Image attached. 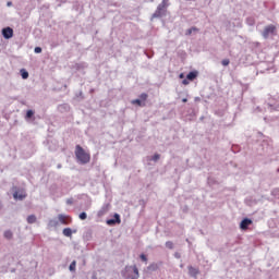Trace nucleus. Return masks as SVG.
I'll return each mask as SVG.
<instances>
[{
  "instance_id": "f257e3e1",
  "label": "nucleus",
  "mask_w": 279,
  "mask_h": 279,
  "mask_svg": "<svg viewBox=\"0 0 279 279\" xmlns=\"http://www.w3.org/2000/svg\"><path fill=\"white\" fill-rule=\"evenodd\" d=\"M75 156L80 165H88V162H90V155L80 145L75 147Z\"/></svg>"
},
{
  "instance_id": "f03ea898",
  "label": "nucleus",
  "mask_w": 279,
  "mask_h": 279,
  "mask_svg": "<svg viewBox=\"0 0 279 279\" xmlns=\"http://www.w3.org/2000/svg\"><path fill=\"white\" fill-rule=\"evenodd\" d=\"M122 276L124 279H138V268L136 267V265L125 266L124 270H122Z\"/></svg>"
},
{
  "instance_id": "7ed1b4c3",
  "label": "nucleus",
  "mask_w": 279,
  "mask_h": 279,
  "mask_svg": "<svg viewBox=\"0 0 279 279\" xmlns=\"http://www.w3.org/2000/svg\"><path fill=\"white\" fill-rule=\"evenodd\" d=\"M168 5H169V0H162V2L160 4H158L155 13L151 15V21H154V19H162V16H165V14H167Z\"/></svg>"
},
{
  "instance_id": "20e7f679",
  "label": "nucleus",
  "mask_w": 279,
  "mask_h": 279,
  "mask_svg": "<svg viewBox=\"0 0 279 279\" xmlns=\"http://www.w3.org/2000/svg\"><path fill=\"white\" fill-rule=\"evenodd\" d=\"M274 32H276V27L272 24H270L264 28L262 36L264 38H269V36H271V34H274Z\"/></svg>"
},
{
  "instance_id": "39448f33",
  "label": "nucleus",
  "mask_w": 279,
  "mask_h": 279,
  "mask_svg": "<svg viewBox=\"0 0 279 279\" xmlns=\"http://www.w3.org/2000/svg\"><path fill=\"white\" fill-rule=\"evenodd\" d=\"M2 36L5 40H10L14 36V29L10 26L2 28Z\"/></svg>"
},
{
  "instance_id": "423d86ee",
  "label": "nucleus",
  "mask_w": 279,
  "mask_h": 279,
  "mask_svg": "<svg viewBox=\"0 0 279 279\" xmlns=\"http://www.w3.org/2000/svg\"><path fill=\"white\" fill-rule=\"evenodd\" d=\"M117 223H121V216L119 214H114L113 218L107 220V226H117Z\"/></svg>"
},
{
  "instance_id": "0eeeda50",
  "label": "nucleus",
  "mask_w": 279,
  "mask_h": 279,
  "mask_svg": "<svg viewBox=\"0 0 279 279\" xmlns=\"http://www.w3.org/2000/svg\"><path fill=\"white\" fill-rule=\"evenodd\" d=\"M58 219H59L60 223H62L63 226H69V223H71V221H72L71 217L64 216L62 214H60L58 216Z\"/></svg>"
},
{
  "instance_id": "6e6552de",
  "label": "nucleus",
  "mask_w": 279,
  "mask_h": 279,
  "mask_svg": "<svg viewBox=\"0 0 279 279\" xmlns=\"http://www.w3.org/2000/svg\"><path fill=\"white\" fill-rule=\"evenodd\" d=\"M250 226H252V219H250V218H244V219L240 222V228H241V230H247V228H250Z\"/></svg>"
},
{
  "instance_id": "1a4fd4ad",
  "label": "nucleus",
  "mask_w": 279,
  "mask_h": 279,
  "mask_svg": "<svg viewBox=\"0 0 279 279\" xmlns=\"http://www.w3.org/2000/svg\"><path fill=\"white\" fill-rule=\"evenodd\" d=\"M187 269H189V276H191V278L197 279V276H199V269L193 266H189Z\"/></svg>"
},
{
  "instance_id": "9d476101",
  "label": "nucleus",
  "mask_w": 279,
  "mask_h": 279,
  "mask_svg": "<svg viewBox=\"0 0 279 279\" xmlns=\"http://www.w3.org/2000/svg\"><path fill=\"white\" fill-rule=\"evenodd\" d=\"M146 274H154V271H158V264L153 263L144 270Z\"/></svg>"
},
{
  "instance_id": "9b49d317",
  "label": "nucleus",
  "mask_w": 279,
  "mask_h": 279,
  "mask_svg": "<svg viewBox=\"0 0 279 279\" xmlns=\"http://www.w3.org/2000/svg\"><path fill=\"white\" fill-rule=\"evenodd\" d=\"M197 75H199V72H197V71H191V72L186 75V80H189L190 82H193L194 80H197Z\"/></svg>"
},
{
  "instance_id": "f8f14e48",
  "label": "nucleus",
  "mask_w": 279,
  "mask_h": 279,
  "mask_svg": "<svg viewBox=\"0 0 279 279\" xmlns=\"http://www.w3.org/2000/svg\"><path fill=\"white\" fill-rule=\"evenodd\" d=\"M73 232L76 233V230H72L71 228H65L62 231L63 236H68L69 239H71V236H73Z\"/></svg>"
},
{
  "instance_id": "ddd939ff",
  "label": "nucleus",
  "mask_w": 279,
  "mask_h": 279,
  "mask_svg": "<svg viewBox=\"0 0 279 279\" xmlns=\"http://www.w3.org/2000/svg\"><path fill=\"white\" fill-rule=\"evenodd\" d=\"M3 236L4 239H7V241H12V239H14V233L12 232V230H5L3 232Z\"/></svg>"
},
{
  "instance_id": "4468645a",
  "label": "nucleus",
  "mask_w": 279,
  "mask_h": 279,
  "mask_svg": "<svg viewBox=\"0 0 279 279\" xmlns=\"http://www.w3.org/2000/svg\"><path fill=\"white\" fill-rule=\"evenodd\" d=\"M58 110L59 112H69L71 106H69V104L59 105Z\"/></svg>"
},
{
  "instance_id": "2eb2a0df",
  "label": "nucleus",
  "mask_w": 279,
  "mask_h": 279,
  "mask_svg": "<svg viewBox=\"0 0 279 279\" xmlns=\"http://www.w3.org/2000/svg\"><path fill=\"white\" fill-rule=\"evenodd\" d=\"M262 147H263L264 154H267V155L271 154V146H269L267 142H263Z\"/></svg>"
},
{
  "instance_id": "dca6fc26",
  "label": "nucleus",
  "mask_w": 279,
  "mask_h": 279,
  "mask_svg": "<svg viewBox=\"0 0 279 279\" xmlns=\"http://www.w3.org/2000/svg\"><path fill=\"white\" fill-rule=\"evenodd\" d=\"M131 104H133V106H140L141 108H143V106H145V102H143V100H141V98L132 100Z\"/></svg>"
},
{
  "instance_id": "f3484780",
  "label": "nucleus",
  "mask_w": 279,
  "mask_h": 279,
  "mask_svg": "<svg viewBox=\"0 0 279 279\" xmlns=\"http://www.w3.org/2000/svg\"><path fill=\"white\" fill-rule=\"evenodd\" d=\"M38 219L36 218V215H29L27 218H26V221L27 223H36Z\"/></svg>"
},
{
  "instance_id": "a211bd4d",
  "label": "nucleus",
  "mask_w": 279,
  "mask_h": 279,
  "mask_svg": "<svg viewBox=\"0 0 279 279\" xmlns=\"http://www.w3.org/2000/svg\"><path fill=\"white\" fill-rule=\"evenodd\" d=\"M20 73H21L22 80H27L29 77V72H27V70L25 69H22Z\"/></svg>"
},
{
  "instance_id": "6ab92c4d",
  "label": "nucleus",
  "mask_w": 279,
  "mask_h": 279,
  "mask_svg": "<svg viewBox=\"0 0 279 279\" xmlns=\"http://www.w3.org/2000/svg\"><path fill=\"white\" fill-rule=\"evenodd\" d=\"M60 222H58L56 219L49 220L48 222L49 228H58Z\"/></svg>"
},
{
  "instance_id": "aec40b11",
  "label": "nucleus",
  "mask_w": 279,
  "mask_h": 279,
  "mask_svg": "<svg viewBox=\"0 0 279 279\" xmlns=\"http://www.w3.org/2000/svg\"><path fill=\"white\" fill-rule=\"evenodd\" d=\"M13 197L14 199H20V202H23V199L25 198V195L20 194L19 192H14Z\"/></svg>"
},
{
  "instance_id": "412c9836",
  "label": "nucleus",
  "mask_w": 279,
  "mask_h": 279,
  "mask_svg": "<svg viewBox=\"0 0 279 279\" xmlns=\"http://www.w3.org/2000/svg\"><path fill=\"white\" fill-rule=\"evenodd\" d=\"M108 213V205L102 206V208L98 211V217H102V215H106Z\"/></svg>"
},
{
  "instance_id": "4be33fe9",
  "label": "nucleus",
  "mask_w": 279,
  "mask_h": 279,
  "mask_svg": "<svg viewBox=\"0 0 279 279\" xmlns=\"http://www.w3.org/2000/svg\"><path fill=\"white\" fill-rule=\"evenodd\" d=\"M78 219H81V221H86V219H88V215L86 214V211H83L78 215Z\"/></svg>"
},
{
  "instance_id": "5701e85b",
  "label": "nucleus",
  "mask_w": 279,
  "mask_h": 279,
  "mask_svg": "<svg viewBox=\"0 0 279 279\" xmlns=\"http://www.w3.org/2000/svg\"><path fill=\"white\" fill-rule=\"evenodd\" d=\"M76 265H77V262L73 260V262L70 264V266H69V270H70V271H75Z\"/></svg>"
},
{
  "instance_id": "b1692460",
  "label": "nucleus",
  "mask_w": 279,
  "mask_h": 279,
  "mask_svg": "<svg viewBox=\"0 0 279 279\" xmlns=\"http://www.w3.org/2000/svg\"><path fill=\"white\" fill-rule=\"evenodd\" d=\"M147 97H148V95L145 93L140 95V99H141V101H143V104H145V101H147Z\"/></svg>"
},
{
  "instance_id": "393cba45",
  "label": "nucleus",
  "mask_w": 279,
  "mask_h": 279,
  "mask_svg": "<svg viewBox=\"0 0 279 279\" xmlns=\"http://www.w3.org/2000/svg\"><path fill=\"white\" fill-rule=\"evenodd\" d=\"M32 117H34V110L29 109L26 112V119H32Z\"/></svg>"
},
{
  "instance_id": "a878e982",
  "label": "nucleus",
  "mask_w": 279,
  "mask_h": 279,
  "mask_svg": "<svg viewBox=\"0 0 279 279\" xmlns=\"http://www.w3.org/2000/svg\"><path fill=\"white\" fill-rule=\"evenodd\" d=\"M166 247H167L168 250H173V247H174L173 242L167 241V242H166Z\"/></svg>"
},
{
  "instance_id": "bb28decb",
  "label": "nucleus",
  "mask_w": 279,
  "mask_h": 279,
  "mask_svg": "<svg viewBox=\"0 0 279 279\" xmlns=\"http://www.w3.org/2000/svg\"><path fill=\"white\" fill-rule=\"evenodd\" d=\"M197 28L196 27H191L186 31V36H191V34H193V32H196Z\"/></svg>"
},
{
  "instance_id": "cd10ccee",
  "label": "nucleus",
  "mask_w": 279,
  "mask_h": 279,
  "mask_svg": "<svg viewBox=\"0 0 279 279\" xmlns=\"http://www.w3.org/2000/svg\"><path fill=\"white\" fill-rule=\"evenodd\" d=\"M159 158H160V154H155V155L150 158V160H153L154 162H158Z\"/></svg>"
},
{
  "instance_id": "c85d7f7f",
  "label": "nucleus",
  "mask_w": 279,
  "mask_h": 279,
  "mask_svg": "<svg viewBox=\"0 0 279 279\" xmlns=\"http://www.w3.org/2000/svg\"><path fill=\"white\" fill-rule=\"evenodd\" d=\"M222 66H228L230 64V59H225L221 61Z\"/></svg>"
},
{
  "instance_id": "c756f323",
  "label": "nucleus",
  "mask_w": 279,
  "mask_h": 279,
  "mask_svg": "<svg viewBox=\"0 0 279 279\" xmlns=\"http://www.w3.org/2000/svg\"><path fill=\"white\" fill-rule=\"evenodd\" d=\"M268 107H269V109L270 110H279V105H276V106H274V105H268Z\"/></svg>"
},
{
  "instance_id": "7c9ffc66",
  "label": "nucleus",
  "mask_w": 279,
  "mask_h": 279,
  "mask_svg": "<svg viewBox=\"0 0 279 279\" xmlns=\"http://www.w3.org/2000/svg\"><path fill=\"white\" fill-rule=\"evenodd\" d=\"M271 195H274L275 197H279V189H275V190L271 192Z\"/></svg>"
},
{
  "instance_id": "2f4dec72",
  "label": "nucleus",
  "mask_w": 279,
  "mask_h": 279,
  "mask_svg": "<svg viewBox=\"0 0 279 279\" xmlns=\"http://www.w3.org/2000/svg\"><path fill=\"white\" fill-rule=\"evenodd\" d=\"M34 52L35 53H43V48L41 47H35Z\"/></svg>"
},
{
  "instance_id": "473e14b6",
  "label": "nucleus",
  "mask_w": 279,
  "mask_h": 279,
  "mask_svg": "<svg viewBox=\"0 0 279 279\" xmlns=\"http://www.w3.org/2000/svg\"><path fill=\"white\" fill-rule=\"evenodd\" d=\"M140 258H141V260H143L144 263H147V255L141 254V255H140Z\"/></svg>"
},
{
  "instance_id": "72a5a7b5",
  "label": "nucleus",
  "mask_w": 279,
  "mask_h": 279,
  "mask_svg": "<svg viewBox=\"0 0 279 279\" xmlns=\"http://www.w3.org/2000/svg\"><path fill=\"white\" fill-rule=\"evenodd\" d=\"M75 69H77L80 71V69H84V64L82 63H76L75 64Z\"/></svg>"
},
{
  "instance_id": "f704fd0d",
  "label": "nucleus",
  "mask_w": 279,
  "mask_h": 279,
  "mask_svg": "<svg viewBox=\"0 0 279 279\" xmlns=\"http://www.w3.org/2000/svg\"><path fill=\"white\" fill-rule=\"evenodd\" d=\"M66 204L68 206H73V198H68Z\"/></svg>"
},
{
  "instance_id": "c9c22d12",
  "label": "nucleus",
  "mask_w": 279,
  "mask_h": 279,
  "mask_svg": "<svg viewBox=\"0 0 279 279\" xmlns=\"http://www.w3.org/2000/svg\"><path fill=\"white\" fill-rule=\"evenodd\" d=\"M247 23H248V25H254V19L248 17V19H247Z\"/></svg>"
},
{
  "instance_id": "e433bc0d",
  "label": "nucleus",
  "mask_w": 279,
  "mask_h": 279,
  "mask_svg": "<svg viewBox=\"0 0 279 279\" xmlns=\"http://www.w3.org/2000/svg\"><path fill=\"white\" fill-rule=\"evenodd\" d=\"M189 78H184L183 81H182V84L184 85V86H189Z\"/></svg>"
},
{
  "instance_id": "4c0bfd02",
  "label": "nucleus",
  "mask_w": 279,
  "mask_h": 279,
  "mask_svg": "<svg viewBox=\"0 0 279 279\" xmlns=\"http://www.w3.org/2000/svg\"><path fill=\"white\" fill-rule=\"evenodd\" d=\"M76 97H80L81 99H84V93L83 92H78V94H76Z\"/></svg>"
},
{
  "instance_id": "58836bf2",
  "label": "nucleus",
  "mask_w": 279,
  "mask_h": 279,
  "mask_svg": "<svg viewBox=\"0 0 279 279\" xmlns=\"http://www.w3.org/2000/svg\"><path fill=\"white\" fill-rule=\"evenodd\" d=\"M174 258H182V255L178 252L174 253Z\"/></svg>"
},
{
  "instance_id": "ea45409f",
  "label": "nucleus",
  "mask_w": 279,
  "mask_h": 279,
  "mask_svg": "<svg viewBox=\"0 0 279 279\" xmlns=\"http://www.w3.org/2000/svg\"><path fill=\"white\" fill-rule=\"evenodd\" d=\"M179 77H180V80H184V73H181V74L179 75Z\"/></svg>"
},
{
  "instance_id": "a19ab883",
  "label": "nucleus",
  "mask_w": 279,
  "mask_h": 279,
  "mask_svg": "<svg viewBox=\"0 0 279 279\" xmlns=\"http://www.w3.org/2000/svg\"><path fill=\"white\" fill-rule=\"evenodd\" d=\"M195 101H202V98L195 97Z\"/></svg>"
},
{
  "instance_id": "79ce46f5",
  "label": "nucleus",
  "mask_w": 279,
  "mask_h": 279,
  "mask_svg": "<svg viewBox=\"0 0 279 279\" xmlns=\"http://www.w3.org/2000/svg\"><path fill=\"white\" fill-rule=\"evenodd\" d=\"M182 101H183V104H186V101H189V99L183 98Z\"/></svg>"
},
{
  "instance_id": "37998d69",
  "label": "nucleus",
  "mask_w": 279,
  "mask_h": 279,
  "mask_svg": "<svg viewBox=\"0 0 279 279\" xmlns=\"http://www.w3.org/2000/svg\"><path fill=\"white\" fill-rule=\"evenodd\" d=\"M57 167H58V169H62V165H60V163Z\"/></svg>"
},
{
  "instance_id": "c03bdc74",
  "label": "nucleus",
  "mask_w": 279,
  "mask_h": 279,
  "mask_svg": "<svg viewBox=\"0 0 279 279\" xmlns=\"http://www.w3.org/2000/svg\"><path fill=\"white\" fill-rule=\"evenodd\" d=\"M183 210H184V213H186L189 210V207L185 206V208Z\"/></svg>"
},
{
  "instance_id": "a18cd8bd",
  "label": "nucleus",
  "mask_w": 279,
  "mask_h": 279,
  "mask_svg": "<svg viewBox=\"0 0 279 279\" xmlns=\"http://www.w3.org/2000/svg\"><path fill=\"white\" fill-rule=\"evenodd\" d=\"M7 5H8V7L12 5V2H8Z\"/></svg>"
},
{
  "instance_id": "49530a36",
  "label": "nucleus",
  "mask_w": 279,
  "mask_h": 279,
  "mask_svg": "<svg viewBox=\"0 0 279 279\" xmlns=\"http://www.w3.org/2000/svg\"><path fill=\"white\" fill-rule=\"evenodd\" d=\"M256 110H258V112H260V107H257Z\"/></svg>"
},
{
  "instance_id": "de8ad7c7",
  "label": "nucleus",
  "mask_w": 279,
  "mask_h": 279,
  "mask_svg": "<svg viewBox=\"0 0 279 279\" xmlns=\"http://www.w3.org/2000/svg\"><path fill=\"white\" fill-rule=\"evenodd\" d=\"M146 56H147V58H151L153 54H146Z\"/></svg>"
},
{
  "instance_id": "09e8293b",
  "label": "nucleus",
  "mask_w": 279,
  "mask_h": 279,
  "mask_svg": "<svg viewBox=\"0 0 279 279\" xmlns=\"http://www.w3.org/2000/svg\"><path fill=\"white\" fill-rule=\"evenodd\" d=\"M62 1V3H66V0H61Z\"/></svg>"
},
{
  "instance_id": "8fccbe9b",
  "label": "nucleus",
  "mask_w": 279,
  "mask_h": 279,
  "mask_svg": "<svg viewBox=\"0 0 279 279\" xmlns=\"http://www.w3.org/2000/svg\"><path fill=\"white\" fill-rule=\"evenodd\" d=\"M180 267L182 268V267H184V265L181 264Z\"/></svg>"
},
{
  "instance_id": "3c124183",
  "label": "nucleus",
  "mask_w": 279,
  "mask_h": 279,
  "mask_svg": "<svg viewBox=\"0 0 279 279\" xmlns=\"http://www.w3.org/2000/svg\"><path fill=\"white\" fill-rule=\"evenodd\" d=\"M264 121H267V118H264Z\"/></svg>"
},
{
  "instance_id": "603ef678",
  "label": "nucleus",
  "mask_w": 279,
  "mask_h": 279,
  "mask_svg": "<svg viewBox=\"0 0 279 279\" xmlns=\"http://www.w3.org/2000/svg\"><path fill=\"white\" fill-rule=\"evenodd\" d=\"M90 93H94V89H92Z\"/></svg>"
}]
</instances>
